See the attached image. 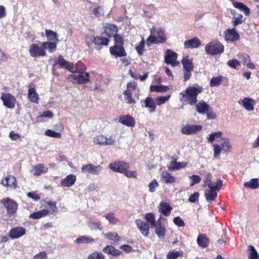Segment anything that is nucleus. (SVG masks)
<instances>
[{"instance_id": "obj_1", "label": "nucleus", "mask_w": 259, "mask_h": 259, "mask_svg": "<svg viewBox=\"0 0 259 259\" xmlns=\"http://www.w3.org/2000/svg\"><path fill=\"white\" fill-rule=\"evenodd\" d=\"M202 91V88H197L191 86L186 89L185 91L182 92L180 94L183 97H187V102L191 105H194L197 102V96Z\"/></svg>"}, {"instance_id": "obj_2", "label": "nucleus", "mask_w": 259, "mask_h": 259, "mask_svg": "<svg viewBox=\"0 0 259 259\" xmlns=\"http://www.w3.org/2000/svg\"><path fill=\"white\" fill-rule=\"evenodd\" d=\"M219 144L213 145V156L218 158L222 151L227 152L231 148V145L227 138H222L219 141Z\"/></svg>"}, {"instance_id": "obj_3", "label": "nucleus", "mask_w": 259, "mask_h": 259, "mask_svg": "<svg viewBox=\"0 0 259 259\" xmlns=\"http://www.w3.org/2000/svg\"><path fill=\"white\" fill-rule=\"evenodd\" d=\"M1 204L6 208L9 217L11 218L15 215L18 209V204L13 199L9 197L4 198L1 200Z\"/></svg>"}, {"instance_id": "obj_4", "label": "nucleus", "mask_w": 259, "mask_h": 259, "mask_svg": "<svg viewBox=\"0 0 259 259\" xmlns=\"http://www.w3.org/2000/svg\"><path fill=\"white\" fill-rule=\"evenodd\" d=\"M164 32L159 28H153L151 30V35L148 37L147 40L152 44L163 43L166 41Z\"/></svg>"}, {"instance_id": "obj_5", "label": "nucleus", "mask_w": 259, "mask_h": 259, "mask_svg": "<svg viewBox=\"0 0 259 259\" xmlns=\"http://www.w3.org/2000/svg\"><path fill=\"white\" fill-rule=\"evenodd\" d=\"M205 50L208 54L215 55L222 53L224 51L223 45L218 40H213L205 47Z\"/></svg>"}, {"instance_id": "obj_6", "label": "nucleus", "mask_w": 259, "mask_h": 259, "mask_svg": "<svg viewBox=\"0 0 259 259\" xmlns=\"http://www.w3.org/2000/svg\"><path fill=\"white\" fill-rule=\"evenodd\" d=\"M30 56L32 57H44L46 55V51L42 46L40 47L38 44H33L29 49Z\"/></svg>"}, {"instance_id": "obj_7", "label": "nucleus", "mask_w": 259, "mask_h": 259, "mask_svg": "<svg viewBox=\"0 0 259 259\" xmlns=\"http://www.w3.org/2000/svg\"><path fill=\"white\" fill-rule=\"evenodd\" d=\"M1 100L3 105L8 108H13L15 107L16 100L15 97L10 93H3Z\"/></svg>"}, {"instance_id": "obj_8", "label": "nucleus", "mask_w": 259, "mask_h": 259, "mask_svg": "<svg viewBox=\"0 0 259 259\" xmlns=\"http://www.w3.org/2000/svg\"><path fill=\"white\" fill-rule=\"evenodd\" d=\"M109 167L113 171L123 174L126 168H130V164L123 161H117L110 163Z\"/></svg>"}, {"instance_id": "obj_9", "label": "nucleus", "mask_w": 259, "mask_h": 259, "mask_svg": "<svg viewBox=\"0 0 259 259\" xmlns=\"http://www.w3.org/2000/svg\"><path fill=\"white\" fill-rule=\"evenodd\" d=\"M81 169L83 172H88L92 175H98L101 172L102 167L100 165L96 166L91 163H89L82 165Z\"/></svg>"}, {"instance_id": "obj_10", "label": "nucleus", "mask_w": 259, "mask_h": 259, "mask_svg": "<svg viewBox=\"0 0 259 259\" xmlns=\"http://www.w3.org/2000/svg\"><path fill=\"white\" fill-rule=\"evenodd\" d=\"M202 129V126L200 125L187 124L182 127L181 132L184 135H192L200 132Z\"/></svg>"}, {"instance_id": "obj_11", "label": "nucleus", "mask_w": 259, "mask_h": 259, "mask_svg": "<svg viewBox=\"0 0 259 259\" xmlns=\"http://www.w3.org/2000/svg\"><path fill=\"white\" fill-rule=\"evenodd\" d=\"M57 64H59L61 68L67 69L72 73L76 72V71H73V69L75 68L73 64L66 61L62 55L59 56L58 60L54 65Z\"/></svg>"}, {"instance_id": "obj_12", "label": "nucleus", "mask_w": 259, "mask_h": 259, "mask_svg": "<svg viewBox=\"0 0 259 259\" xmlns=\"http://www.w3.org/2000/svg\"><path fill=\"white\" fill-rule=\"evenodd\" d=\"M224 35L227 41H235L240 38V35L235 28L227 29L224 32Z\"/></svg>"}, {"instance_id": "obj_13", "label": "nucleus", "mask_w": 259, "mask_h": 259, "mask_svg": "<svg viewBox=\"0 0 259 259\" xmlns=\"http://www.w3.org/2000/svg\"><path fill=\"white\" fill-rule=\"evenodd\" d=\"M142 106L144 108H149L151 113L155 112L156 108V104L155 100L150 97H147L145 100H141Z\"/></svg>"}, {"instance_id": "obj_14", "label": "nucleus", "mask_w": 259, "mask_h": 259, "mask_svg": "<svg viewBox=\"0 0 259 259\" xmlns=\"http://www.w3.org/2000/svg\"><path fill=\"white\" fill-rule=\"evenodd\" d=\"M177 58V54L170 50H167L164 57L165 62L166 64H170L173 67L177 65L176 60Z\"/></svg>"}, {"instance_id": "obj_15", "label": "nucleus", "mask_w": 259, "mask_h": 259, "mask_svg": "<svg viewBox=\"0 0 259 259\" xmlns=\"http://www.w3.org/2000/svg\"><path fill=\"white\" fill-rule=\"evenodd\" d=\"M26 230L22 227L13 228L9 232V236L12 239L18 238L25 234Z\"/></svg>"}, {"instance_id": "obj_16", "label": "nucleus", "mask_w": 259, "mask_h": 259, "mask_svg": "<svg viewBox=\"0 0 259 259\" xmlns=\"http://www.w3.org/2000/svg\"><path fill=\"white\" fill-rule=\"evenodd\" d=\"M110 53L115 57H124L126 55L125 49L121 45H115L110 48Z\"/></svg>"}, {"instance_id": "obj_17", "label": "nucleus", "mask_w": 259, "mask_h": 259, "mask_svg": "<svg viewBox=\"0 0 259 259\" xmlns=\"http://www.w3.org/2000/svg\"><path fill=\"white\" fill-rule=\"evenodd\" d=\"M80 74L78 75H70L69 78L75 82H77L78 83H85L89 81L90 75L89 73H85L84 74Z\"/></svg>"}, {"instance_id": "obj_18", "label": "nucleus", "mask_w": 259, "mask_h": 259, "mask_svg": "<svg viewBox=\"0 0 259 259\" xmlns=\"http://www.w3.org/2000/svg\"><path fill=\"white\" fill-rule=\"evenodd\" d=\"M135 223L141 233L145 236H148L149 230L147 223L140 219L136 220Z\"/></svg>"}, {"instance_id": "obj_19", "label": "nucleus", "mask_w": 259, "mask_h": 259, "mask_svg": "<svg viewBox=\"0 0 259 259\" xmlns=\"http://www.w3.org/2000/svg\"><path fill=\"white\" fill-rule=\"evenodd\" d=\"M184 45L186 49L197 48L201 45V41L197 37H195L185 41Z\"/></svg>"}, {"instance_id": "obj_20", "label": "nucleus", "mask_w": 259, "mask_h": 259, "mask_svg": "<svg viewBox=\"0 0 259 259\" xmlns=\"http://www.w3.org/2000/svg\"><path fill=\"white\" fill-rule=\"evenodd\" d=\"M196 109L199 113L205 114L209 111L210 106L205 101L201 100L196 105Z\"/></svg>"}, {"instance_id": "obj_21", "label": "nucleus", "mask_w": 259, "mask_h": 259, "mask_svg": "<svg viewBox=\"0 0 259 259\" xmlns=\"http://www.w3.org/2000/svg\"><path fill=\"white\" fill-rule=\"evenodd\" d=\"M119 122L129 127H134L135 125V120L134 118L130 115H126L120 117Z\"/></svg>"}, {"instance_id": "obj_22", "label": "nucleus", "mask_w": 259, "mask_h": 259, "mask_svg": "<svg viewBox=\"0 0 259 259\" xmlns=\"http://www.w3.org/2000/svg\"><path fill=\"white\" fill-rule=\"evenodd\" d=\"M176 180V178L168 172H163L160 176V181L164 184H172Z\"/></svg>"}, {"instance_id": "obj_23", "label": "nucleus", "mask_w": 259, "mask_h": 259, "mask_svg": "<svg viewBox=\"0 0 259 259\" xmlns=\"http://www.w3.org/2000/svg\"><path fill=\"white\" fill-rule=\"evenodd\" d=\"M171 210V207L166 202H161L159 205L158 211L164 216H168Z\"/></svg>"}, {"instance_id": "obj_24", "label": "nucleus", "mask_w": 259, "mask_h": 259, "mask_svg": "<svg viewBox=\"0 0 259 259\" xmlns=\"http://www.w3.org/2000/svg\"><path fill=\"white\" fill-rule=\"evenodd\" d=\"M76 180V178L75 175H69L62 180L61 184L64 187H69L75 183Z\"/></svg>"}, {"instance_id": "obj_25", "label": "nucleus", "mask_w": 259, "mask_h": 259, "mask_svg": "<svg viewBox=\"0 0 259 259\" xmlns=\"http://www.w3.org/2000/svg\"><path fill=\"white\" fill-rule=\"evenodd\" d=\"M209 239L205 234H200L197 239V243L202 248H206L209 244Z\"/></svg>"}, {"instance_id": "obj_26", "label": "nucleus", "mask_w": 259, "mask_h": 259, "mask_svg": "<svg viewBox=\"0 0 259 259\" xmlns=\"http://www.w3.org/2000/svg\"><path fill=\"white\" fill-rule=\"evenodd\" d=\"M48 170V167H45L43 164L39 163L33 167L31 170V172L34 176H39L42 173L47 172Z\"/></svg>"}, {"instance_id": "obj_27", "label": "nucleus", "mask_w": 259, "mask_h": 259, "mask_svg": "<svg viewBox=\"0 0 259 259\" xmlns=\"http://www.w3.org/2000/svg\"><path fill=\"white\" fill-rule=\"evenodd\" d=\"M153 227L155 228V233L159 238L164 237L166 229L164 225L160 224L159 223H156V225Z\"/></svg>"}, {"instance_id": "obj_28", "label": "nucleus", "mask_w": 259, "mask_h": 259, "mask_svg": "<svg viewBox=\"0 0 259 259\" xmlns=\"http://www.w3.org/2000/svg\"><path fill=\"white\" fill-rule=\"evenodd\" d=\"M103 251L106 253L110 255L118 256L122 254V252L111 245H108L104 247Z\"/></svg>"}, {"instance_id": "obj_29", "label": "nucleus", "mask_w": 259, "mask_h": 259, "mask_svg": "<svg viewBox=\"0 0 259 259\" xmlns=\"http://www.w3.org/2000/svg\"><path fill=\"white\" fill-rule=\"evenodd\" d=\"M239 58L243 60V64L248 68L253 69L255 68V65L251 62L250 57L246 53H243L239 56Z\"/></svg>"}, {"instance_id": "obj_30", "label": "nucleus", "mask_w": 259, "mask_h": 259, "mask_svg": "<svg viewBox=\"0 0 259 259\" xmlns=\"http://www.w3.org/2000/svg\"><path fill=\"white\" fill-rule=\"evenodd\" d=\"M28 98L30 102L35 103H38V95L34 88H29L28 93Z\"/></svg>"}, {"instance_id": "obj_31", "label": "nucleus", "mask_w": 259, "mask_h": 259, "mask_svg": "<svg viewBox=\"0 0 259 259\" xmlns=\"http://www.w3.org/2000/svg\"><path fill=\"white\" fill-rule=\"evenodd\" d=\"M1 184L4 186H10L16 187L17 185V181L15 178L12 176H9L4 180H2Z\"/></svg>"}, {"instance_id": "obj_32", "label": "nucleus", "mask_w": 259, "mask_h": 259, "mask_svg": "<svg viewBox=\"0 0 259 259\" xmlns=\"http://www.w3.org/2000/svg\"><path fill=\"white\" fill-rule=\"evenodd\" d=\"M182 64L183 66V70H193L194 66L193 59H189L188 56L184 57L182 60Z\"/></svg>"}, {"instance_id": "obj_33", "label": "nucleus", "mask_w": 259, "mask_h": 259, "mask_svg": "<svg viewBox=\"0 0 259 259\" xmlns=\"http://www.w3.org/2000/svg\"><path fill=\"white\" fill-rule=\"evenodd\" d=\"M58 42L55 41L43 42L41 43V46H43L45 50L47 49L49 53H52L56 50Z\"/></svg>"}, {"instance_id": "obj_34", "label": "nucleus", "mask_w": 259, "mask_h": 259, "mask_svg": "<svg viewBox=\"0 0 259 259\" xmlns=\"http://www.w3.org/2000/svg\"><path fill=\"white\" fill-rule=\"evenodd\" d=\"M117 31V27L111 24H108L105 29V34L109 37H113V35H115V33Z\"/></svg>"}, {"instance_id": "obj_35", "label": "nucleus", "mask_w": 259, "mask_h": 259, "mask_svg": "<svg viewBox=\"0 0 259 259\" xmlns=\"http://www.w3.org/2000/svg\"><path fill=\"white\" fill-rule=\"evenodd\" d=\"M233 6L240 10L243 12L244 14L246 16H248L250 13V10L245 4L241 2H235L233 3Z\"/></svg>"}, {"instance_id": "obj_36", "label": "nucleus", "mask_w": 259, "mask_h": 259, "mask_svg": "<svg viewBox=\"0 0 259 259\" xmlns=\"http://www.w3.org/2000/svg\"><path fill=\"white\" fill-rule=\"evenodd\" d=\"M95 239L91 236H81L75 240L77 244L91 243L95 242Z\"/></svg>"}, {"instance_id": "obj_37", "label": "nucleus", "mask_w": 259, "mask_h": 259, "mask_svg": "<svg viewBox=\"0 0 259 259\" xmlns=\"http://www.w3.org/2000/svg\"><path fill=\"white\" fill-rule=\"evenodd\" d=\"M46 35L48 39L51 41L59 42V39L57 33L52 30L46 29L45 30Z\"/></svg>"}, {"instance_id": "obj_38", "label": "nucleus", "mask_w": 259, "mask_h": 259, "mask_svg": "<svg viewBox=\"0 0 259 259\" xmlns=\"http://www.w3.org/2000/svg\"><path fill=\"white\" fill-rule=\"evenodd\" d=\"M244 186L246 188L252 189L258 188L259 187L258 179H251L249 181L245 182Z\"/></svg>"}, {"instance_id": "obj_39", "label": "nucleus", "mask_w": 259, "mask_h": 259, "mask_svg": "<svg viewBox=\"0 0 259 259\" xmlns=\"http://www.w3.org/2000/svg\"><path fill=\"white\" fill-rule=\"evenodd\" d=\"M253 103L254 101L252 99H248L247 98H244L242 100V104L244 108L249 111L253 110Z\"/></svg>"}, {"instance_id": "obj_40", "label": "nucleus", "mask_w": 259, "mask_h": 259, "mask_svg": "<svg viewBox=\"0 0 259 259\" xmlns=\"http://www.w3.org/2000/svg\"><path fill=\"white\" fill-rule=\"evenodd\" d=\"M49 213V211L47 209H43L41 210L38 211L37 212H33L31 213L29 218H31L33 219H39L42 217L46 216Z\"/></svg>"}, {"instance_id": "obj_41", "label": "nucleus", "mask_w": 259, "mask_h": 259, "mask_svg": "<svg viewBox=\"0 0 259 259\" xmlns=\"http://www.w3.org/2000/svg\"><path fill=\"white\" fill-rule=\"evenodd\" d=\"M204 195L207 201H211L214 200L217 197V192L209 189L205 191Z\"/></svg>"}, {"instance_id": "obj_42", "label": "nucleus", "mask_w": 259, "mask_h": 259, "mask_svg": "<svg viewBox=\"0 0 259 259\" xmlns=\"http://www.w3.org/2000/svg\"><path fill=\"white\" fill-rule=\"evenodd\" d=\"M109 39L103 36H97L94 38L93 42L96 45H105L107 46L109 43Z\"/></svg>"}, {"instance_id": "obj_43", "label": "nucleus", "mask_w": 259, "mask_h": 259, "mask_svg": "<svg viewBox=\"0 0 259 259\" xmlns=\"http://www.w3.org/2000/svg\"><path fill=\"white\" fill-rule=\"evenodd\" d=\"M151 91L157 92H165L168 90L169 88L167 86L163 85H151L150 86Z\"/></svg>"}, {"instance_id": "obj_44", "label": "nucleus", "mask_w": 259, "mask_h": 259, "mask_svg": "<svg viewBox=\"0 0 259 259\" xmlns=\"http://www.w3.org/2000/svg\"><path fill=\"white\" fill-rule=\"evenodd\" d=\"M104 236L108 239L118 242L120 240V237L118 235L116 232H109L108 233L103 234Z\"/></svg>"}, {"instance_id": "obj_45", "label": "nucleus", "mask_w": 259, "mask_h": 259, "mask_svg": "<svg viewBox=\"0 0 259 259\" xmlns=\"http://www.w3.org/2000/svg\"><path fill=\"white\" fill-rule=\"evenodd\" d=\"M187 163L186 162H180L176 161H171L170 165L172 169H179L184 168L186 166Z\"/></svg>"}, {"instance_id": "obj_46", "label": "nucleus", "mask_w": 259, "mask_h": 259, "mask_svg": "<svg viewBox=\"0 0 259 259\" xmlns=\"http://www.w3.org/2000/svg\"><path fill=\"white\" fill-rule=\"evenodd\" d=\"M223 135L222 132H217L211 133L208 137L207 140L209 143H212L215 139L220 138Z\"/></svg>"}, {"instance_id": "obj_47", "label": "nucleus", "mask_w": 259, "mask_h": 259, "mask_svg": "<svg viewBox=\"0 0 259 259\" xmlns=\"http://www.w3.org/2000/svg\"><path fill=\"white\" fill-rule=\"evenodd\" d=\"M182 251H169L168 252L166 258L167 259H177L178 257L183 255Z\"/></svg>"}, {"instance_id": "obj_48", "label": "nucleus", "mask_w": 259, "mask_h": 259, "mask_svg": "<svg viewBox=\"0 0 259 259\" xmlns=\"http://www.w3.org/2000/svg\"><path fill=\"white\" fill-rule=\"evenodd\" d=\"M88 225L91 230H102V227L100 222L95 223L93 221H89L88 223Z\"/></svg>"}, {"instance_id": "obj_49", "label": "nucleus", "mask_w": 259, "mask_h": 259, "mask_svg": "<svg viewBox=\"0 0 259 259\" xmlns=\"http://www.w3.org/2000/svg\"><path fill=\"white\" fill-rule=\"evenodd\" d=\"M243 18V15L241 14H238L237 16H234L233 17L232 20L233 26H237L239 24H242L244 22Z\"/></svg>"}, {"instance_id": "obj_50", "label": "nucleus", "mask_w": 259, "mask_h": 259, "mask_svg": "<svg viewBox=\"0 0 259 259\" xmlns=\"http://www.w3.org/2000/svg\"><path fill=\"white\" fill-rule=\"evenodd\" d=\"M145 219L147 222L152 227L156 225V222L155 219V215L152 213H147L145 215Z\"/></svg>"}, {"instance_id": "obj_51", "label": "nucleus", "mask_w": 259, "mask_h": 259, "mask_svg": "<svg viewBox=\"0 0 259 259\" xmlns=\"http://www.w3.org/2000/svg\"><path fill=\"white\" fill-rule=\"evenodd\" d=\"M248 248L250 250V253L248 256L249 259H258V254L255 248L252 245H249Z\"/></svg>"}, {"instance_id": "obj_52", "label": "nucleus", "mask_w": 259, "mask_h": 259, "mask_svg": "<svg viewBox=\"0 0 259 259\" xmlns=\"http://www.w3.org/2000/svg\"><path fill=\"white\" fill-rule=\"evenodd\" d=\"M105 218L111 224H115L118 222V219L113 212H110L105 215Z\"/></svg>"}, {"instance_id": "obj_53", "label": "nucleus", "mask_w": 259, "mask_h": 259, "mask_svg": "<svg viewBox=\"0 0 259 259\" xmlns=\"http://www.w3.org/2000/svg\"><path fill=\"white\" fill-rule=\"evenodd\" d=\"M223 186V182L220 180H218L217 182H213L211 187H208L209 189L215 191V192L219 191Z\"/></svg>"}, {"instance_id": "obj_54", "label": "nucleus", "mask_w": 259, "mask_h": 259, "mask_svg": "<svg viewBox=\"0 0 259 259\" xmlns=\"http://www.w3.org/2000/svg\"><path fill=\"white\" fill-rule=\"evenodd\" d=\"M223 76L220 75L215 77H212L210 81V85L211 87H217L220 84Z\"/></svg>"}, {"instance_id": "obj_55", "label": "nucleus", "mask_w": 259, "mask_h": 259, "mask_svg": "<svg viewBox=\"0 0 259 259\" xmlns=\"http://www.w3.org/2000/svg\"><path fill=\"white\" fill-rule=\"evenodd\" d=\"M105 141L106 137L103 135H99L96 137L94 140V142L95 144L103 146L105 145Z\"/></svg>"}, {"instance_id": "obj_56", "label": "nucleus", "mask_w": 259, "mask_h": 259, "mask_svg": "<svg viewBox=\"0 0 259 259\" xmlns=\"http://www.w3.org/2000/svg\"><path fill=\"white\" fill-rule=\"evenodd\" d=\"M45 135L54 138H60L61 137V135L60 133L56 132L54 131H52L51 130H47L45 133Z\"/></svg>"}, {"instance_id": "obj_57", "label": "nucleus", "mask_w": 259, "mask_h": 259, "mask_svg": "<svg viewBox=\"0 0 259 259\" xmlns=\"http://www.w3.org/2000/svg\"><path fill=\"white\" fill-rule=\"evenodd\" d=\"M83 66V63L80 61H78L76 63V65H75L76 69L74 70V71H76V72L75 73L78 72V73H79L81 74L84 73L85 72V71H86V68H85V67L81 68Z\"/></svg>"}, {"instance_id": "obj_58", "label": "nucleus", "mask_w": 259, "mask_h": 259, "mask_svg": "<svg viewBox=\"0 0 259 259\" xmlns=\"http://www.w3.org/2000/svg\"><path fill=\"white\" fill-rule=\"evenodd\" d=\"M123 94L126 96V100L127 103L131 104L135 103V101L133 99L131 91L127 89L124 91Z\"/></svg>"}, {"instance_id": "obj_59", "label": "nucleus", "mask_w": 259, "mask_h": 259, "mask_svg": "<svg viewBox=\"0 0 259 259\" xmlns=\"http://www.w3.org/2000/svg\"><path fill=\"white\" fill-rule=\"evenodd\" d=\"M170 97V95L158 97L156 98L155 101L156 102L157 105L160 106L167 101L169 99Z\"/></svg>"}, {"instance_id": "obj_60", "label": "nucleus", "mask_w": 259, "mask_h": 259, "mask_svg": "<svg viewBox=\"0 0 259 259\" xmlns=\"http://www.w3.org/2000/svg\"><path fill=\"white\" fill-rule=\"evenodd\" d=\"M145 47V41L143 39L140 42V44L136 47V51H137L138 54L140 56L142 55L144 53Z\"/></svg>"}, {"instance_id": "obj_61", "label": "nucleus", "mask_w": 259, "mask_h": 259, "mask_svg": "<svg viewBox=\"0 0 259 259\" xmlns=\"http://www.w3.org/2000/svg\"><path fill=\"white\" fill-rule=\"evenodd\" d=\"M190 179L191 180V183L190 184V186H193L195 184L199 183L201 181V178L198 175H193L189 177Z\"/></svg>"}, {"instance_id": "obj_62", "label": "nucleus", "mask_w": 259, "mask_h": 259, "mask_svg": "<svg viewBox=\"0 0 259 259\" xmlns=\"http://www.w3.org/2000/svg\"><path fill=\"white\" fill-rule=\"evenodd\" d=\"M227 65L231 68L236 69L237 66H240V63L236 59H232L228 61Z\"/></svg>"}, {"instance_id": "obj_63", "label": "nucleus", "mask_w": 259, "mask_h": 259, "mask_svg": "<svg viewBox=\"0 0 259 259\" xmlns=\"http://www.w3.org/2000/svg\"><path fill=\"white\" fill-rule=\"evenodd\" d=\"M93 14L96 17H99L104 14V9L101 7H98L93 10Z\"/></svg>"}, {"instance_id": "obj_64", "label": "nucleus", "mask_w": 259, "mask_h": 259, "mask_svg": "<svg viewBox=\"0 0 259 259\" xmlns=\"http://www.w3.org/2000/svg\"><path fill=\"white\" fill-rule=\"evenodd\" d=\"M173 222L176 225L179 227H184L185 226V223H184V221L180 217H176L174 218Z\"/></svg>"}]
</instances>
